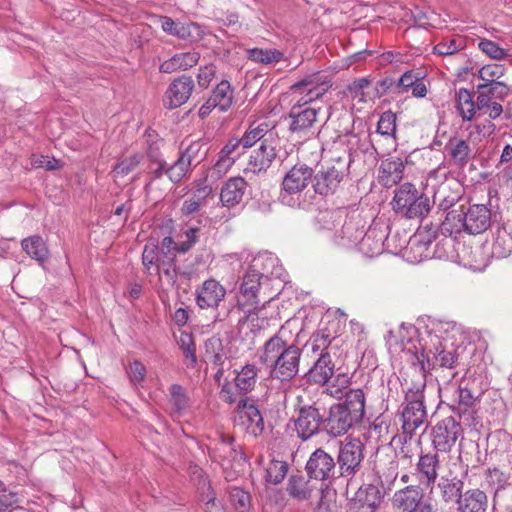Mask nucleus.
<instances>
[{
	"mask_svg": "<svg viewBox=\"0 0 512 512\" xmlns=\"http://www.w3.org/2000/svg\"><path fill=\"white\" fill-rule=\"evenodd\" d=\"M302 350L284 340L280 332L269 338L259 354V361L271 368L270 377L290 382L299 372Z\"/></svg>",
	"mask_w": 512,
	"mask_h": 512,
	"instance_id": "nucleus-1",
	"label": "nucleus"
},
{
	"mask_svg": "<svg viewBox=\"0 0 512 512\" xmlns=\"http://www.w3.org/2000/svg\"><path fill=\"white\" fill-rule=\"evenodd\" d=\"M365 415V394L362 389H350L345 400L323 408L324 432L330 437L345 435Z\"/></svg>",
	"mask_w": 512,
	"mask_h": 512,
	"instance_id": "nucleus-2",
	"label": "nucleus"
},
{
	"mask_svg": "<svg viewBox=\"0 0 512 512\" xmlns=\"http://www.w3.org/2000/svg\"><path fill=\"white\" fill-rule=\"evenodd\" d=\"M307 347L318 358L313 366L306 373L307 382L325 386L328 385L335 373V362L332 357L336 356L339 343L336 337H332L327 330H320L312 334L308 340Z\"/></svg>",
	"mask_w": 512,
	"mask_h": 512,
	"instance_id": "nucleus-3",
	"label": "nucleus"
},
{
	"mask_svg": "<svg viewBox=\"0 0 512 512\" xmlns=\"http://www.w3.org/2000/svg\"><path fill=\"white\" fill-rule=\"evenodd\" d=\"M415 358L423 372L430 369H453L458 364V354L454 349L448 350L446 343L436 333L426 332L419 338V347L415 346ZM425 381V379H423Z\"/></svg>",
	"mask_w": 512,
	"mask_h": 512,
	"instance_id": "nucleus-4",
	"label": "nucleus"
},
{
	"mask_svg": "<svg viewBox=\"0 0 512 512\" xmlns=\"http://www.w3.org/2000/svg\"><path fill=\"white\" fill-rule=\"evenodd\" d=\"M426 383L424 380L413 383L409 387L401 404V422L403 443L411 440L416 430L427 422V409L425 405L424 390Z\"/></svg>",
	"mask_w": 512,
	"mask_h": 512,
	"instance_id": "nucleus-5",
	"label": "nucleus"
},
{
	"mask_svg": "<svg viewBox=\"0 0 512 512\" xmlns=\"http://www.w3.org/2000/svg\"><path fill=\"white\" fill-rule=\"evenodd\" d=\"M158 242L150 239L142 252V264L148 275L157 276L161 282L175 286L177 277L190 278L191 273L176 265V256H159Z\"/></svg>",
	"mask_w": 512,
	"mask_h": 512,
	"instance_id": "nucleus-6",
	"label": "nucleus"
},
{
	"mask_svg": "<svg viewBox=\"0 0 512 512\" xmlns=\"http://www.w3.org/2000/svg\"><path fill=\"white\" fill-rule=\"evenodd\" d=\"M392 209L408 219H421L431 210L430 199L420 193L414 184L404 183L399 186L391 201Z\"/></svg>",
	"mask_w": 512,
	"mask_h": 512,
	"instance_id": "nucleus-7",
	"label": "nucleus"
},
{
	"mask_svg": "<svg viewBox=\"0 0 512 512\" xmlns=\"http://www.w3.org/2000/svg\"><path fill=\"white\" fill-rule=\"evenodd\" d=\"M364 449L363 442L356 437H346L339 443L336 460L338 477L352 479L361 470Z\"/></svg>",
	"mask_w": 512,
	"mask_h": 512,
	"instance_id": "nucleus-8",
	"label": "nucleus"
},
{
	"mask_svg": "<svg viewBox=\"0 0 512 512\" xmlns=\"http://www.w3.org/2000/svg\"><path fill=\"white\" fill-rule=\"evenodd\" d=\"M331 87L328 78L320 72L310 74L290 86L294 105L304 107L321 98Z\"/></svg>",
	"mask_w": 512,
	"mask_h": 512,
	"instance_id": "nucleus-9",
	"label": "nucleus"
},
{
	"mask_svg": "<svg viewBox=\"0 0 512 512\" xmlns=\"http://www.w3.org/2000/svg\"><path fill=\"white\" fill-rule=\"evenodd\" d=\"M462 420L448 416L438 421L432 428V445L437 452L449 453L457 441L463 438Z\"/></svg>",
	"mask_w": 512,
	"mask_h": 512,
	"instance_id": "nucleus-10",
	"label": "nucleus"
},
{
	"mask_svg": "<svg viewBox=\"0 0 512 512\" xmlns=\"http://www.w3.org/2000/svg\"><path fill=\"white\" fill-rule=\"evenodd\" d=\"M268 280V277L259 271L253 269L246 271L239 285L237 307L241 310L247 309L250 314L251 309L256 310L261 302L263 285Z\"/></svg>",
	"mask_w": 512,
	"mask_h": 512,
	"instance_id": "nucleus-11",
	"label": "nucleus"
},
{
	"mask_svg": "<svg viewBox=\"0 0 512 512\" xmlns=\"http://www.w3.org/2000/svg\"><path fill=\"white\" fill-rule=\"evenodd\" d=\"M323 408L317 402L310 405H303L298 409L297 417L294 418V426L297 436L307 441L313 436L324 432Z\"/></svg>",
	"mask_w": 512,
	"mask_h": 512,
	"instance_id": "nucleus-12",
	"label": "nucleus"
},
{
	"mask_svg": "<svg viewBox=\"0 0 512 512\" xmlns=\"http://www.w3.org/2000/svg\"><path fill=\"white\" fill-rule=\"evenodd\" d=\"M391 505L394 512H435L433 505L424 499V492L417 485H408L397 490Z\"/></svg>",
	"mask_w": 512,
	"mask_h": 512,
	"instance_id": "nucleus-13",
	"label": "nucleus"
},
{
	"mask_svg": "<svg viewBox=\"0 0 512 512\" xmlns=\"http://www.w3.org/2000/svg\"><path fill=\"white\" fill-rule=\"evenodd\" d=\"M305 471L307 477L322 483L338 478V471L334 457L323 448L315 449L309 456Z\"/></svg>",
	"mask_w": 512,
	"mask_h": 512,
	"instance_id": "nucleus-14",
	"label": "nucleus"
},
{
	"mask_svg": "<svg viewBox=\"0 0 512 512\" xmlns=\"http://www.w3.org/2000/svg\"><path fill=\"white\" fill-rule=\"evenodd\" d=\"M314 171L305 163L295 164L283 177L281 199L288 203L287 198L301 193L312 181Z\"/></svg>",
	"mask_w": 512,
	"mask_h": 512,
	"instance_id": "nucleus-15",
	"label": "nucleus"
},
{
	"mask_svg": "<svg viewBox=\"0 0 512 512\" xmlns=\"http://www.w3.org/2000/svg\"><path fill=\"white\" fill-rule=\"evenodd\" d=\"M346 172V165L341 160L336 164L319 170L312 177L313 189L321 196L333 194L339 187Z\"/></svg>",
	"mask_w": 512,
	"mask_h": 512,
	"instance_id": "nucleus-16",
	"label": "nucleus"
},
{
	"mask_svg": "<svg viewBox=\"0 0 512 512\" xmlns=\"http://www.w3.org/2000/svg\"><path fill=\"white\" fill-rule=\"evenodd\" d=\"M209 456L224 468L244 459L241 447L236 445L234 437L225 434H220L214 447L209 448Z\"/></svg>",
	"mask_w": 512,
	"mask_h": 512,
	"instance_id": "nucleus-17",
	"label": "nucleus"
},
{
	"mask_svg": "<svg viewBox=\"0 0 512 512\" xmlns=\"http://www.w3.org/2000/svg\"><path fill=\"white\" fill-rule=\"evenodd\" d=\"M274 135L269 139H262L258 148L249 156L248 169L255 174L266 172L278 157Z\"/></svg>",
	"mask_w": 512,
	"mask_h": 512,
	"instance_id": "nucleus-18",
	"label": "nucleus"
},
{
	"mask_svg": "<svg viewBox=\"0 0 512 512\" xmlns=\"http://www.w3.org/2000/svg\"><path fill=\"white\" fill-rule=\"evenodd\" d=\"M439 467L440 462L437 454L429 452L419 456L415 468V476L420 485L429 489V494L433 493Z\"/></svg>",
	"mask_w": 512,
	"mask_h": 512,
	"instance_id": "nucleus-19",
	"label": "nucleus"
},
{
	"mask_svg": "<svg viewBox=\"0 0 512 512\" xmlns=\"http://www.w3.org/2000/svg\"><path fill=\"white\" fill-rule=\"evenodd\" d=\"M194 87V80L190 76L182 75L174 79L165 92V106L169 109L180 107L189 100Z\"/></svg>",
	"mask_w": 512,
	"mask_h": 512,
	"instance_id": "nucleus-20",
	"label": "nucleus"
},
{
	"mask_svg": "<svg viewBox=\"0 0 512 512\" xmlns=\"http://www.w3.org/2000/svg\"><path fill=\"white\" fill-rule=\"evenodd\" d=\"M465 232L478 235L491 226V210L484 204L470 205L464 210Z\"/></svg>",
	"mask_w": 512,
	"mask_h": 512,
	"instance_id": "nucleus-21",
	"label": "nucleus"
},
{
	"mask_svg": "<svg viewBox=\"0 0 512 512\" xmlns=\"http://www.w3.org/2000/svg\"><path fill=\"white\" fill-rule=\"evenodd\" d=\"M381 499L382 493L376 484H363L352 499L351 510L353 512H375Z\"/></svg>",
	"mask_w": 512,
	"mask_h": 512,
	"instance_id": "nucleus-22",
	"label": "nucleus"
},
{
	"mask_svg": "<svg viewBox=\"0 0 512 512\" xmlns=\"http://www.w3.org/2000/svg\"><path fill=\"white\" fill-rule=\"evenodd\" d=\"M226 289L210 278L196 289V303L201 309L217 308L225 298Z\"/></svg>",
	"mask_w": 512,
	"mask_h": 512,
	"instance_id": "nucleus-23",
	"label": "nucleus"
},
{
	"mask_svg": "<svg viewBox=\"0 0 512 512\" xmlns=\"http://www.w3.org/2000/svg\"><path fill=\"white\" fill-rule=\"evenodd\" d=\"M476 402L477 398L472 394L471 390L460 385L458 388V401L453 407V411L466 426L471 427L478 424Z\"/></svg>",
	"mask_w": 512,
	"mask_h": 512,
	"instance_id": "nucleus-24",
	"label": "nucleus"
},
{
	"mask_svg": "<svg viewBox=\"0 0 512 512\" xmlns=\"http://www.w3.org/2000/svg\"><path fill=\"white\" fill-rule=\"evenodd\" d=\"M301 108V106L293 104L289 113V118L291 119L289 130L292 133L305 134L317 121V114L320 111V108L316 109L307 107L303 110H301Z\"/></svg>",
	"mask_w": 512,
	"mask_h": 512,
	"instance_id": "nucleus-25",
	"label": "nucleus"
},
{
	"mask_svg": "<svg viewBox=\"0 0 512 512\" xmlns=\"http://www.w3.org/2000/svg\"><path fill=\"white\" fill-rule=\"evenodd\" d=\"M435 484L434 488L438 491L441 501L446 505L457 503L464 488L463 480L451 473L441 476Z\"/></svg>",
	"mask_w": 512,
	"mask_h": 512,
	"instance_id": "nucleus-26",
	"label": "nucleus"
},
{
	"mask_svg": "<svg viewBox=\"0 0 512 512\" xmlns=\"http://www.w3.org/2000/svg\"><path fill=\"white\" fill-rule=\"evenodd\" d=\"M238 410L241 419L246 424L247 432L254 437L260 436L265 427L259 409L253 403H249L248 399H241L238 402Z\"/></svg>",
	"mask_w": 512,
	"mask_h": 512,
	"instance_id": "nucleus-27",
	"label": "nucleus"
},
{
	"mask_svg": "<svg viewBox=\"0 0 512 512\" xmlns=\"http://www.w3.org/2000/svg\"><path fill=\"white\" fill-rule=\"evenodd\" d=\"M247 189V182L242 177H232L221 188L220 200L225 207L238 205Z\"/></svg>",
	"mask_w": 512,
	"mask_h": 512,
	"instance_id": "nucleus-28",
	"label": "nucleus"
},
{
	"mask_svg": "<svg viewBox=\"0 0 512 512\" xmlns=\"http://www.w3.org/2000/svg\"><path fill=\"white\" fill-rule=\"evenodd\" d=\"M445 150L453 165L464 168L472 159V149L467 140L451 137L445 145Z\"/></svg>",
	"mask_w": 512,
	"mask_h": 512,
	"instance_id": "nucleus-29",
	"label": "nucleus"
},
{
	"mask_svg": "<svg viewBox=\"0 0 512 512\" xmlns=\"http://www.w3.org/2000/svg\"><path fill=\"white\" fill-rule=\"evenodd\" d=\"M404 164L398 157L383 160L379 167V179L385 187L397 185L403 178Z\"/></svg>",
	"mask_w": 512,
	"mask_h": 512,
	"instance_id": "nucleus-30",
	"label": "nucleus"
},
{
	"mask_svg": "<svg viewBox=\"0 0 512 512\" xmlns=\"http://www.w3.org/2000/svg\"><path fill=\"white\" fill-rule=\"evenodd\" d=\"M456 504L458 512H486L488 500L480 489H470L461 494Z\"/></svg>",
	"mask_w": 512,
	"mask_h": 512,
	"instance_id": "nucleus-31",
	"label": "nucleus"
},
{
	"mask_svg": "<svg viewBox=\"0 0 512 512\" xmlns=\"http://www.w3.org/2000/svg\"><path fill=\"white\" fill-rule=\"evenodd\" d=\"M398 95L407 93L411 90L412 95L417 98H423L427 94V87L422 81L420 73L414 70L406 71L397 79Z\"/></svg>",
	"mask_w": 512,
	"mask_h": 512,
	"instance_id": "nucleus-32",
	"label": "nucleus"
},
{
	"mask_svg": "<svg viewBox=\"0 0 512 512\" xmlns=\"http://www.w3.org/2000/svg\"><path fill=\"white\" fill-rule=\"evenodd\" d=\"M310 480L301 474L291 475L286 488L288 494L299 501L308 500L314 489Z\"/></svg>",
	"mask_w": 512,
	"mask_h": 512,
	"instance_id": "nucleus-33",
	"label": "nucleus"
},
{
	"mask_svg": "<svg viewBox=\"0 0 512 512\" xmlns=\"http://www.w3.org/2000/svg\"><path fill=\"white\" fill-rule=\"evenodd\" d=\"M464 209H452L447 212L445 219L439 226V230L444 236H452L453 234H459L462 231L465 232V220H464Z\"/></svg>",
	"mask_w": 512,
	"mask_h": 512,
	"instance_id": "nucleus-34",
	"label": "nucleus"
},
{
	"mask_svg": "<svg viewBox=\"0 0 512 512\" xmlns=\"http://www.w3.org/2000/svg\"><path fill=\"white\" fill-rule=\"evenodd\" d=\"M259 368L255 364H246L237 372L235 386L242 394L251 392L257 383Z\"/></svg>",
	"mask_w": 512,
	"mask_h": 512,
	"instance_id": "nucleus-35",
	"label": "nucleus"
},
{
	"mask_svg": "<svg viewBox=\"0 0 512 512\" xmlns=\"http://www.w3.org/2000/svg\"><path fill=\"white\" fill-rule=\"evenodd\" d=\"M377 474L382 488L385 491L391 490L398 477V461L393 458H389L387 461L381 459Z\"/></svg>",
	"mask_w": 512,
	"mask_h": 512,
	"instance_id": "nucleus-36",
	"label": "nucleus"
},
{
	"mask_svg": "<svg viewBox=\"0 0 512 512\" xmlns=\"http://www.w3.org/2000/svg\"><path fill=\"white\" fill-rule=\"evenodd\" d=\"M22 249L33 259L44 262L48 259L49 251L40 236H31L21 242Z\"/></svg>",
	"mask_w": 512,
	"mask_h": 512,
	"instance_id": "nucleus-37",
	"label": "nucleus"
},
{
	"mask_svg": "<svg viewBox=\"0 0 512 512\" xmlns=\"http://www.w3.org/2000/svg\"><path fill=\"white\" fill-rule=\"evenodd\" d=\"M273 136V132L269 131L268 124L261 123L255 127L250 126L244 135L239 139L242 150L251 148L257 143L261 144L262 139H269Z\"/></svg>",
	"mask_w": 512,
	"mask_h": 512,
	"instance_id": "nucleus-38",
	"label": "nucleus"
},
{
	"mask_svg": "<svg viewBox=\"0 0 512 512\" xmlns=\"http://www.w3.org/2000/svg\"><path fill=\"white\" fill-rule=\"evenodd\" d=\"M511 252L512 236L507 232L506 228L498 227L492 244L493 257L498 259L505 258L509 256Z\"/></svg>",
	"mask_w": 512,
	"mask_h": 512,
	"instance_id": "nucleus-39",
	"label": "nucleus"
},
{
	"mask_svg": "<svg viewBox=\"0 0 512 512\" xmlns=\"http://www.w3.org/2000/svg\"><path fill=\"white\" fill-rule=\"evenodd\" d=\"M170 405L172 413L182 416L190 406V399L185 389L179 384H172L169 388Z\"/></svg>",
	"mask_w": 512,
	"mask_h": 512,
	"instance_id": "nucleus-40",
	"label": "nucleus"
},
{
	"mask_svg": "<svg viewBox=\"0 0 512 512\" xmlns=\"http://www.w3.org/2000/svg\"><path fill=\"white\" fill-rule=\"evenodd\" d=\"M209 99L220 111H227L231 107L233 100V91L230 83L228 81H221L213 90Z\"/></svg>",
	"mask_w": 512,
	"mask_h": 512,
	"instance_id": "nucleus-41",
	"label": "nucleus"
},
{
	"mask_svg": "<svg viewBox=\"0 0 512 512\" xmlns=\"http://www.w3.org/2000/svg\"><path fill=\"white\" fill-rule=\"evenodd\" d=\"M475 106L473 95L469 90L460 88L456 92V108L463 120H472L475 115Z\"/></svg>",
	"mask_w": 512,
	"mask_h": 512,
	"instance_id": "nucleus-42",
	"label": "nucleus"
},
{
	"mask_svg": "<svg viewBox=\"0 0 512 512\" xmlns=\"http://www.w3.org/2000/svg\"><path fill=\"white\" fill-rule=\"evenodd\" d=\"M283 53L277 49L252 48L248 50V58L261 64H272L279 62Z\"/></svg>",
	"mask_w": 512,
	"mask_h": 512,
	"instance_id": "nucleus-43",
	"label": "nucleus"
},
{
	"mask_svg": "<svg viewBox=\"0 0 512 512\" xmlns=\"http://www.w3.org/2000/svg\"><path fill=\"white\" fill-rule=\"evenodd\" d=\"M207 154V150L204 148V144L201 141H194L188 147H186L180 155L187 161L191 166H196L202 162Z\"/></svg>",
	"mask_w": 512,
	"mask_h": 512,
	"instance_id": "nucleus-44",
	"label": "nucleus"
},
{
	"mask_svg": "<svg viewBox=\"0 0 512 512\" xmlns=\"http://www.w3.org/2000/svg\"><path fill=\"white\" fill-rule=\"evenodd\" d=\"M376 132L386 138L395 139L396 114L392 111L382 113L377 124Z\"/></svg>",
	"mask_w": 512,
	"mask_h": 512,
	"instance_id": "nucleus-45",
	"label": "nucleus"
},
{
	"mask_svg": "<svg viewBox=\"0 0 512 512\" xmlns=\"http://www.w3.org/2000/svg\"><path fill=\"white\" fill-rule=\"evenodd\" d=\"M287 472V462L273 459L266 469V480L272 484H279L284 480Z\"/></svg>",
	"mask_w": 512,
	"mask_h": 512,
	"instance_id": "nucleus-46",
	"label": "nucleus"
},
{
	"mask_svg": "<svg viewBox=\"0 0 512 512\" xmlns=\"http://www.w3.org/2000/svg\"><path fill=\"white\" fill-rule=\"evenodd\" d=\"M191 165L181 155L165 170V175L173 183H179L191 170Z\"/></svg>",
	"mask_w": 512,
	"mask_h": 512,
	"instance_id": "nucleus-47",
	"label": "nucleus"
},
{
	"mask_svg": "<svg viewBox=\"0 0 512 512\" xmlns=\"http://www.w3.org/2000/svg\"><path fill=\"white\" fill-rule=\"evenodd\" d=\"M190 477L196 486L198 497L213 490L204 470L199 466L194 465L190 467Z\"/></svg>",
	"mask_w": 512,
	"mask_h": 512,
	"instance_id": "nucleus-48",
	"label": "nucleus"
},
{
	"mask_svg": "<svg viewBox=\"0 0 512 512\" xmlns=\"http://www.w3.org/2000/svg\"><path fill=\"white\" fill-rule=\"evenodd\" d=\"M229 498L234 508L241 512H244L250 507V494L240 487H231L229 489Z\"/></svg>",
	"mask_w": 512,
	"mask_h": 512,
	"instance_id": "nucleus-49",
	"label": "nucleus"
},
{
	"mask_svg": "<svg viewBox=\"0 0 512 512\" xmlns=\"http://www.w3.org/2000/svg\"><path fill=\"white\" fill-rule=\"evenodd\" d=\"M147 144V156L150 161L161 159L160 149L163 146L161 139L155 131H147L145 134Z\"/></svg>",
	"mask_w": 512,
	"mask_h": 512,
	"instance_id": "nucleus-50",
	"label": "nucleus"
},
{
	"mask_svg": "<svg viewBox=\"0 0 512 512\" xmlns=\"http://www.w3.org/2000/svg\"><path fill=\"white\" fill-rule=\"evenodd\" d=\"M180 349L182 350L186 359L190 361L187 366L195 367L197 364L196 347L190 333H182L180 336Z\"/></svg>",
	"mask_w": 512,
	"mask_h": 512,
	"instance_id": "nucleus-51",
	"label": "nucleus"
},
{
	"mask_svg": "<svg viewBox=\"0 0 512 512\" xmlns=\"http://www.w3.org/2000/svg\"><path fill=\"white\" fill-rule=\"evenodd\" d=\"M143 156L141 154H134L130 157L124 158L120 162H118L113 172L115 176H126L130 172H132L142 161Z\"/></svg>",
	"mask_w": 512,
	"mask_h": 512,
	"instance_id": "nucleus-52",
	"label": "nucleus"
},
{
	"mask_svg": "<svg viewBox=\"0 0 512 512\" xmlns=\"http://www.w3.org/2000/svg\"><path fill=\"white\" fill-rule=\"evenodd\" d=\"M509 475L497 468L489 469L486 473V482L493 487L495 491L504 492L503 489L508 484Z\"/></svg>",
	"mask_w": 512,
	"mask_h": 512,
	"instance_id": "nucleus-53",
	"label": "nucleus"
},
{
	"mask_svg": "<svg viewBox=\"0 0 512 512\" xmlns=\"http://www.w3.org/2000/svg\"><path fill=\"white\" fill-rule=\"evenodd\" d=\"M478 47L483 53L495 60H502L508 56V53L505 49L501 48L497 43L491 40H481L478 44Z\"/></svg>",
	"mask_w": 512,
	"mask_h": 512,
	"instance_id": "nucleus-54",
	"label": "nucleus"
},
{
	"mask_svg": "<svg viewBox=\"0 0 512 512\" xmlns=\"http://www.w3.org/2000/svg\"><path fill=\"white\" fill-rule=\"evenodd\" d=\"M493 509L496 512H512V491H495L493 498Z\"/></svg>",
	"mask_w": 512,
	"mask_h": 512,
	"instance_id": "nucleus-55",
	"label": "nucleus"
},
{
	"mask_svg": "<svg viewBox=\"0 0 512 512\" xmlns=\"http://www.w3.org/2000/svg\"><path fill=\"white\" fill-rule=\"evenodd\" d=\"M201 229L199 227H188L184 232L185 240L179 243L178 251L180 253L188 252L199 240Z\"/></svg>",
	"mask_w": 512,
	"mask_h": 512,
	"instance_id": "nucleus-56",
	"label": "nucleus"
},
{
	"mask_svg": "<svg viewBox=\"0 0 512 512\" xmlns=\"http://www.w3.org/2000/svg\"><path fill=\"white\" fill-rule=\"evenodd\" d=\"M179 70H187L195 66L199 61L197 52L177 53L173 56Z\"/></svg>",
	"mask_w": 512,
	"mask_h": 512,
	"instance_id": "nucleus-57",
	"label": "nucleus"
},
{
	"mask_svg": "<svg viewBox=\"0 0 512 512\" xmlns=\"http://www.w3.org/2000/svg\"><path fill=\"white\" fill-rule=\"evenodd\" d=\"M504 67L500 64L485 65L479 70V78L488 82H494L495 79L504 75Z\"/></svg>",
	"mask_w": 512,
	"mask_h": 512,
	"instance_id": "nucleus-58",
	"label": "nucleus"
},
{
	"mask_svg": "<svg viewBox=\"0 0 512 512\" xmlns=\"http://www.w3.org/2000/svg\"><path fill=\"white\" fill-rule=\"evenodd\" d=\"M485 88L488 94H490L493 98H504L508 95L509 89L508 87L503 83L499 81L494 82H488L479 84L477 86V89Z\"/></svg>",
	"mask_w": 512,
	"mask_h": 512,
	"instance_id": "nucleus-59",
	"label": "nucleus"
},
{
	"mask_svg": "<svg viewBox=\"0 0 512 512\" xmlns=\"http://www.w3.org/2000/svg\"><path fill=\"white\" fill-rule=\"evenodd\" d=\"M199 500L204 503L205 512H225L222 504L216 501L215 493L213 490L199 496Z\"/></svg>",
	"mask_w": 512,
	"mask_h": 512,
	"instance_id": "nucleus-60",
	"label": "nucleus"
},
{
	"mask_svg": "<svg viewBox=\"0 0 512 512\" xmlns=\"http://www.w3.org/2000/svg\"><path fill=\"white\" fill-rule=\"evenodd\" d=\"M235 159V155H230L228 152L225 153V150L221 149L218 154V159L214 165V169L219 173H226L234 164Z\"/></svg>",
	"mask_w": 512,
	"mask_h": 512,
	"instance_id": "nucleus-61",
	"label": "nucleus"
},
{
	"mask_svg": "<svg viewBox=\"0 0 512 512\" xmlns=\"http://www.w3.org/2000/svg\"><path fill=\"white\" fill-rule=\"evenodd\" d=\"M349 384V377L345 373H339L336 375L332 382L331 387L327 385L326 391L331 396L337 397L338 394L342 393V389L346 388Z\"/></svg>",
	"mask_w": 512,
	"mask_h": 512,
	"instance_id": "nucleus-62",
	"label": "nucleus"
},
{
	"mask_svg": "<svg viewBox=\"0 0 512 512\" xmlns=\"http://www.w3.org/2000/svg\"><path fill=\"white\" fill-rule=\"evenodd\" d=\"M460 49L461 43L457 44V41L455 39H450L448 41H442L438 43L434 47V53L441 56H447L456 53Z\"/></svg>",
	"mask_w": 512,
	"mask_h": 512,
	"instance_id": "nucleus-63",
	"label": "nucleus"
},
{
	"mask_svg": "<svg viewBox=\"0 0 512 512\" xmlns=\"http://www.w3.org/2000/svg\"><path fill=\"white\" fill-rule=\"evenodd\" d=\"M216 68L214 65L209 64L202 68H200L199 73L197 75L198 84L202 88H207L215 77Z\"/></svg>",
	"mask_w": 512,
	"mask_h": 512,
	"instance_id": "nucleus-64",
	"label": "nucleus"
}]
</instances>
